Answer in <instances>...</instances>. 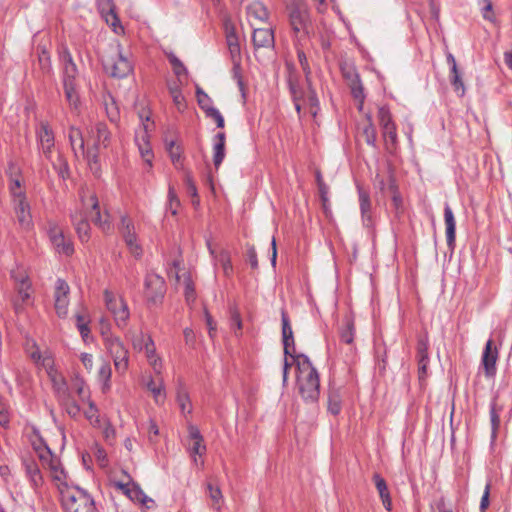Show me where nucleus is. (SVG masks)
I'll list each match as a JSON object with an SVG mask.
<instances>
[{
    "mask_svg": "<svg viewBox=\"0 0 512 512\" xmlns=\"http://www.w3.org/2000/svg\"><path fill=\"white\" fill-rule=\"evenodd\" d=\"M33 449L57 487L65 512H97L93 498L78 486L69 485V477L60 459L41 439L33 442Z\"/></svg>",
    "mask_w": 512,
    "mask_h": 512,
    "instance_id": "f257e3e1",
    "label": "nucleus"
},
{
    "mask_svg": "<svg viewBox=\"0 0 512 512\" xmlns=\"http://www.w3.org/2000/svg\"><path fill=\"white\" fill-rule=\"evenodd\" d=\"M292 364L297 368V387L305 401L316 402L320 394L319 376L309 358L303 354H297L290 363L287 358L283 367V382H286L288 370Z\"/></svg>",
    "mask_w": 512,
    "mask_h": 512,
    "instance_id": "f03ea898",
    "label": "nucleus"
},
{
    "mask_svg": "<svg viewBox=\"0 0 512 512\" xmlns=\"http://www.w3.org/2000/svg\"><path fill=\"white\" fill-rule=\"evenodd\" d=\"M109 323L101 321V335L105 350L113 360L117 373L124 374L129 368V351L120 337L110 333Z\"/></svg>",
    "mask_w": 512,
    "mask_h": 512,
    "instance_id": "7ed1b4c3",
    "label": "nucleus"
},
{
    "mask_svg": "<svg viewBox=\"0 0 512 512\" xmlns=\"http://www.w3.org/2000/svg\"><path fill=\"white\" fill-rule=\"evenodd\" d=\"M102 64L105 72L115 78H124L133 70L131 61L120 44L112 47L110 51L103 56Z\"/></svg>",
    "mask_w": 512,
    "mask_h": 512,
    "instance_id": "20e7f679",
    "label": "nucleus"
},
{
    "mask_svg": "<svg viewBox=\"0 0 512 512\" xmlns=\"http://www.w3.org/2000/svg\"><path fill=\"white\" fill-rule=\"evenodd\" d=\"M10 193L17 220L21 227L28 229L31 226L32 217L20 177L11 178Z\"/></svg>",
    "mask_w": 512,
    "mask_h": 512,
    "instance_id": "39448f33",
    "label": "nucleus"
},
{
    "mask_svg": "<svg viewBox=\"0 0 512 512\" xmlns=\"http://www.w3.org/2000/svg\"><path fill=\"white\" fill-rule=\"evenodd\" d=\"M103 297L106 309L112 315L115 325L124 329L130 318V310L126 300L121 295L108 289L104 290Z\"/></svg>",
    "mask_w": 512,
    "mask_h": 512,
    "instance_id": "423d86ee",
    "label": "nucleus"
},
{
    "mask_svg": "<svg viewBox=\"0 0 512 512\" xmlns=\"http://www.w3.org/2000/svg\"><path fill=\"white\" fill-rule=\"evenodd\" d=\"M92 138L94 139L93 148L87 151V160L90 169L94 174L99 172V156L98 151L101 148H107L111 141V133L108 131L104 123H97L91 130Z\"/></svg>",
    "mask_w": 512,
    "mask_h": 512,
    "instance_id": "0eeeda50",
    "label": "nucleus"
},
{
    "mask_svg": "<svg viewBox=\"0 0 512 512\" xmlns=\"http://www.w3.org/2000/svg\"><path fill=\"white\" fill-rule=\"evenodd\" d=\"M76 75L77 67L71 56L67 55L64 59L63 87L66 100L68 101L69 105L74 108H77L78 106V95L76 93L75 86Z\"/></svg>",
    "mask_w": 512,
    "mask_h": 512,
    "instance_id": "6e6552de",
    "label": "nucleus"
},
{
    "mask_svg": "<svg viewBox=\"0 0 512 512\" xmlns=\"http://www.w3.org/2000/svg\"><path fill=\"white\" fill-rule=\"evenodd\" d=\"M289 20L291 27L296 34L309 33V12L307 5L303 1L294 2L289 7Z\"/></svg>",
    "mask_w": 512,
    "mask_h": 512,
    "instance_id": "1a4fd4ad",
    "label": "nucleus"
},
{
    "mask_svg": "<svg viewBox=\"0 0 512 512\" xmlns=\"http://www.w3.org/2000/svg\"><path fill=\"white\" fill-rule=\"evenodd\" d=\"M145 297L149 303L157 304L162 301L166 292L164 279L155 273H148L145 277Z\"/></svg>",
    "mask_w": 512,
    "mask_h": 512,
    "instance_id": "9d476101",
    "label": "nucleus"
},
{
    "mask_svg": "<svg viewBox=\"0 0 512 512\" xmlns=\"http://www.w3.org/2000/svg\"><path fill=\"white\" fill-rule=\"evenodd\" d=\"M43 368L46 370L57 396L65 399L68 391L67 383L64 376L55 369L54 359L51 354H47L43 358Z\"/></svg>",
    "mask_w": 512,
    "mask_h": 512,
    "instance_id": "9b49d317",
    "label": "nucleus"
},
{
    "mask_svg": "<svg viewBox=\"0 0 512 512\" xmlns=\"http://www.w3.org/2000/svg\"><path fill=\"white\" fill-rule=\"evenodd\" d=\"M49 238L54 249L61 254L70 256L74 252L73 244L69 238H66L62 229L57 224H50Z\"/></svg>",
    "mask_w": 512,
    "mask_h": 512,
    "instance_id": "f8f14e48",
    "label": "nucleus"
},
{
    "mask_svg": "<svg viewBox=\"0 0 512 512\" xmlns=\"http://www.w3.org/2000/svg\"><path fill=\"white\" fill-rule=\"evenodd\" d=\"M82 203L85 208H90L91 220L98 225L104 232L110 230L109 215H101L99 202L95 194H90L87 199L82 197Z\"/></svg>",
    "mask_w": 512,
    "mask_h": 512,
    "instance_id": "ddd939ff",
    "label": "nucleus"
},
{
    "mask_svg": "<svg viewBox=\"0 0 512 512\" xmlns=\"http://www.w3.org/2000/svg\"><path fill=\"white\" fill-rule=\"evenodd\" d=\"M121 233L125 240L127 247L132 255L140 257L142 255V248L137 243L135 227L131 219L127 216L121 218Z\"/></svg>",
    "mask_w": 512,
    "mask_h": 512,
    "instance_id": "4468645a",
    "label": "nucleus"
},
{
    "mask_svg": "<svg viewBox=\"0 0 512 512\" xmlns=\"http://www.w3.org/2000/svg\"><path fill=\"white\" fill-rule=\"evenodd\" d=\"M498 360V349L494 346L493 340L489 339L486 342L481 364L484 368L485 376L488 378L494 377L496 374V363Z\"/></svg>",
    "mask_w": 512,
    "mask_h": 512,
    "instance_id": "2eb2a0df",
    "label": "nucleus"
},
{
    "mask_svg": "<svg viewBox=\"0 0 512 512\" xmlns=\"http://www.w3.org/2000/svg\"><path fill=\"white\" fill-rule=\"evenodd\" d=\"M37 138L44 156L51 160L54 148V134L48 123L41 122L37 129Z\"/></svg>",
    "mask_w": 512,
    "mask_h": 512,
    "instance_id": "dca6fc26",
    "label": "nucleus"
},
{
    "mask_svg": "<svg viewBox=\"0 0 512 512\" xmlns=\"http://www.w3.org/2000/svg\"><path fill=\"white\" fill-rule=\"evenodd\" d=\"M69 286L68 284L62 280L58 279L55 287V310L59 317H65L68 312L69 305Z\"/></svg>",
    "mask_w": 512,
    "mask_h": 512,
    "instance_id": "f3484780",
    "label": "nucleus"
},
{
    "mask_svg": "<svg viewBox=\"0 0 512 512\" xmlns=\"http://www.w3.org/2000/svg\"><path fill=\"white\" fill-rule=\"evenodd\" d=\"M281 320H282V338L284 345V353L285 356H290L291 359L295 357L297 354L295 353V344L292 327L290 325L289 318L284 310L281 312Z\"/></svg>",
    "mask_w": 512,
    "mask_h": 512,
    "instance_id": "a211bd4d",
    "label": "nucleus"
},
{
    "mask_svg": "<svg viewBox=\"0 0 512 512\" xmlns=\"http://www.w3.org/2000/svg\"><path fill=\"white\" fill-rule=\"evenodd\" d=\"M252 42L254 48H273L274 47V33L271 28L253 27Z\"/></svg>",
    "mask_w": 512,
    "mask_h": 512,
    "instance_id": "6ab92c4d",
    "label": "nucleus"
},
{
    "mask_svg": "<svg viewBox=\"0 0 512 512\" xmlns=\"http://www.w3.org/2000/svg\"><path fill=\"white\" fill-rule=\"evenodd\" d=\"M247 17L252 27H256L258 23L266 22L269 13L265 5L260 1H253L247 6Z\"/></svg>",
    "mask_w": 512,
    "mask_h": 512,
    "instance_id": "aec40b11",
    "label": "nucleus"
},
{
    "mask_svg": "<svg viewBox=\"0 0 512 512\" xmlns=\"http://www.w3.org/2000/svg\"><path fill=\"white\" fill-rule=\"evenodd\" d=\"M207 247L210 252V255L214 257L215 260L221 265L224 275L226 277H230L233 273L230 252L228 250L221 249L217 253L209 240H207Z\"/></svg>",
    "mask_w": 512,
    "mask_h": 512,
    "instance_id": "412c9836",
    "label": "nucleus"
},
{
    "mask_svg": "<svg viewBox=\"0 0 512 512\" xmlns=\"http://www.w3.org/2000/svg\"><path fill=\"white\" fill-rule=\"evenodd\" d=\"M417 359L419 378L423 379L427 375L428 358V338L420 337L417 344Z\"/></svg>",
    "mask_w": 512,
    "mask_h": 512,
    "instance_id": "4be33fe9",
    "label": "nucleus"
},
{
    "mask_svg": "<svg viewBox=\"0 0 512 512\" xmlns=\"http://www.w3.org/2000/svg\"><path fill=\"white\" fill-rule=\"evenodd\" d=\"M504 405L499 401V395L496 394L490 403V423L491 438L494 441L500 427V413L503 411Z\"/></svg>",
    "mask_w": 512,
    "mask_h": 512,
    "instance_id": "5701e85b",
    "label": "nucleus"
},
{
    "mask_svg": "<svg viewBox=\"0 0 512 512\" xmlns=\"http://www.w3.org/2000/svg\"><path fill=\"white\" fill-rule=\"evenodd\" d=\"M12 276L17 285L18 297L24 303L30 298L29 289L31 283L24 271L13 272Z\"/></svg>",
    "mask_w": 512,
    "mask_h": 512,
    "instance_id": "b1692460",
    "label": "nucleus"
},
{
    "mask_svg": "<svg viewBox=\"0 0 512 512\" xmlns=\"http://www.w3.org/2000/svg\"><path fill=\"white\" fill-rule=\"evenodd\" d=\"M25 467V472L27 477L30 480L31 485L36 489L43 484V476L42 473L34 460L27 459L23 462Z\"/></svg>",
    "mask_w": 512,
    "mask_h": 512,
    "instance_id": "393cba45",
    "label": "nucleus"
},
{
    "mask_svg": "<svg viewBox=\"0 0 512 512\" xmlns=\"http://www.w3.org/2000/svg\"><path fill=\"white\" fill-rule=\"evenodd\" d=\"M444 220L446 226V238L449 247H453L455 243L456 222L453 212L448 204L444 208Z\"/></svg>",
    "mask_w": 512,
    "mask_h": 512,
    "instance_id": "a878e982",
    "label": "nucleus"
},
{
    "mask_svg": "<svg viewBox=\"0 0 512 512\" xmlns=\"http://www.w3.org/2000/svg\"><path fill=\"white\" fill-rule=\"evenodd\" d=\"M117 486L133 501H138L144 505H147L148 502H152V500L148 499L144 492L134 484L117 483Z\"/></svg>",
    "mask_w": 512,
    "mask_h": 512,
    "instance_id": "bb28decb",
    "label": "nucleus"
},
{
    "mask_svg": "<svg viewBox=\"0 0 512 512\" xmlns=\"http://www.w3.org/2000/svg\"><path fill=\"white\" fill-rule=\"evenodd\" d=\"M139 152L141 154L142 159L147 163L149 167L152 166L153 153L151 150L150 143L148 141L147 135V127L145 126L144 131H142L141 136H137L136 138Z\"/></svg>",
    "mask_w": 512,
    "mask_h": 512,
    "instance_id": "cd10ccee",
    "label": "nucleus"
},
{
    "mask_svg": "<svg viewBox=\"0 0 512 512\" xmlns=\"http://www.w3.org/2000/svg\"><path fill=\"white\" fill-rule=\"evenodd\" d=\"M373 481L382 500L383 506L386 508V510L390 511L392 509V500L386 481L377 473L374 474Z\"/></svg>",
    "mask_w": 512,
    "mask_h": 512,
    "instance_id": "c85d7f7f",
    "label": "nucleus"
},
{
    "mask_svg": "<svg viewBox=\"0 0 512 512\" xmlns=\"http://www.w3.org/2000/svg\"><path fill=\"white\" fill-rule=\"evenodd\" d=\"M359 204L362 215L363 224L366 227L372 226L371 217V201L369 195L363 189H359Z\"/></svg>",
    "mask_w": 512,
    "mask_h": 512,
    "instance_id": "c756f323",
    "label": "nucleus"
},
{
    "mask_svg": "<svg viewBox=\"0 0 512 512\" xmlns=\"http://www.w3.org/2000/svg\"><path fill=\"white\" fill-rule=\"evenodd\" d=\"M181 79L168 83V91L172 97L173 103L177 107L178 111L182 112L186 108L185 98L181 91Z\"/></svg>",
    "mask_w": 512,
    "mask_h": 512,
    "instance_id": "7c9ffc66",
    "label": "nucleus"
},
{
    "mask_svg": "<svg viewBox=\"0 0 512 512\" xmlns=\"http://www.w3.org/2000/svg\"><path fill=\"white\" fill-rule=\"evenodd\" d=\"M71 220L73 225L75 226L76 232L78 234L79 239L82 242L88 241L90 238L89 234V224L86 219L83 218L82 213H75L71 215Z\"/></svg>",
    "mask_w": 512,
    "mask_h": 512,
    "instance_id": "2f4dec72",
    "label": "nucleus"
},
{
    "mask_svg": "<svg viewBox=\"0 0 512 512\" xmlns=\"http://www.w3.org/2000/svg\"><path fill=\"white\" fill-rule=\"evenodd\" d=\"M225 133L220 132L215 136V143L213 147V163L216 169L221 165L225 157Z\"/></svg>",
    "mask_w": 512,
    "mask_h": 512,
    "instance_id": "473e14b6",
    "label": "nucleus"
},
{
    "mask_svg": "<svg viewBox=\"0 0 512 512\" xmlns=\"http://www.w3.org/2000/svg\"><path fill=\"white\" fill-rule=\"evenodd\" d=\"M69 140L72 150L77 155L78 152L84 154V139L81 131L76 127H71L69 130Z\"/></svg>",
    "mask_w": 512,
    "mask_h": 512,
    "instance_id": "72a5a7b5",
    "label": "nucleus"
},
{
    "mask_svg": "<svg viewBox=\"0 0 512 512\" xmlns=\"http://www.w3.org/2000/svg\"><path fill=\"white\" fill-rule=\"evenodd\" d=\"M85 403L88 404V408L84 410L85 418L90 422L93 427L100 428L102 426V421L100 419V414L95 403L89 399Z\"/></svg>",
    "mask_w": 512,
    "mask_h": 512,
    "instance_id": "f704fd0d",
    "label": "nucleus"
},
{
    "mask_svg": "<svg viewBox=\"0 0 512 512\" xmlns=\"http://www.w3.org/2000/svg\"><path fill=\"white\" fill-rule=\"evenodd\" d=\"M226 41H227L229 52L231 54V58L234 62V69L236 70L239 68V62L241 59L240 44L238 41V37L237 36H228V38H226Z\"/></svg>",
    "mask_w": 512,
    "mask_h": 512,
    "instance_id": "c9c22d12",
    "label": "nucleus"
},
{
    "mask_svg": "<svg viewBox=\"0 0 512 512\" xmlns=\"http://www.w3.org/2000/svg\"><path fill=\"white\" fill-rule=\"evenodd\" d=\"M342 394L339 389H331L328 396V410L333 415L341 411Z\"/></svg>",
    "mask_w": 512,
    "mask_h": 512,
    "instance_id": "e433bc0d",
    "label": "nucleus"
},
{
    "mask_svg": "<svg viewBox=\"0 0 512 512\" xmlns=\"http://www.w3.org/2000/svg\"><path fill=\"white\" fill-rule=\"evenodd\" d=\"M73 389L82 403L91 399L89 388L87 387L83 378L75 377L73 380Z\"/></svg>",
    "mask_w": 512,
    "mask_h": 512,
    "instance_id": "4c0bfd02",
    "label": "nucleus"
},
{
    "mask_svg": "<svg viewBox=\"0 0 512 512\" xmlns=\"http://www.w3.org/2000/svg\"><path fill=\"white\" fill-rule=\"evenodd\" d=\"M347 84L351 90V94L353 95L354 99L359 101V109H361L363 106L365 94L363 85L360 81V77L358 76L355 80H352Z\"/></svg>",
    "mask_w": 512,
    "mask_h": 512,
    "instance_id": "58836bf2",
    "label": "nucleus"
},
{
    "mask_svg": "<svg viewBox=\"0 0 512 512\" xmlns=\"http://www.w3.org/2000/svg\"><path fill=\"white\" fill-rule=\"evenodd\" d=\"M26 352L27 354L29 355V357L37 364V365H41L43 367V358L47 355V354H51L50 352L48 351H45L44 353H41L39 348L36 346V344L34 342L32 343H27L26 345Z\"/></svg>",
    "mask_w": 512,
    "mask_h": 512,
    "instance_id": "ea45409f",
    "label": "nucleus"
},
{
    "mask_svg": "<svg viewBox=\"0 0 512 512\" xmlns=\"http://www.w3.org/2000/svg\"><path fill=\"white\" fill-rule=\"evenodd\" d=\"M166 147L168 153L170 155L171 161L175 165L176 168H181V148L174 141H170L166 143Z\"/></svg>",
    "mask_w": 512,
    "mask_h": 512,
    "instance_id": "a19ab883",
    "label": "nucleus"
},
{
    "mask_svg": "<svg viewBox=\"0 0 512 512\" xmlns=\"http://www.w3.org/2000/svg\"><path fill=\"white\" fill-rule=\"evenodd\" d=\"M340 339L346 344H352L354 340V324L351 319H346L344 327L340 331Z\"/></svg>",
    "mask_w": 512,
    "mask_h": 512,
    "instance_id": "79ce46f5",
    "label": "nucleus"
},
{
    "mask_svg": "<svg viewBox=\"0 0 512 512\" xmlns=\"http://www.w3.org/2000/svg\"><path fill=\"white\" fill-rule=\"evenodd\" d=\"M449 79L455 92H457L460 96H463L465 93V86L460 71L458 69H456V71L452 70Z\"/></svg>",
    "mask_w": 512,
    "mask_h": 512,
    "instance_id": "37998d69",
    "label": "nucleus"
},
{
    "mask_svg": "<svg viewBox=\"0 0 512 512\" xmlns=\"http://www.w3.org/2000/svg\"><path fill=\"white\" fill-rule=\"evenodd\" d=\"M147 389L152 393L157 403L164 400V384L162 380H160L158 383H156L153 380H150L147 383Z\"/></svg>",
    "mask_w": 512,
    "mask_h": 512,
    "instance_id": "c03bdc74",
    "label": "nucleus"
},
{
    "mask_svg": "<svg viewBox=\"0 0 512 512\" xmlns=\"http://www.w3.org/2000/svg\"><path fill=\"white\" fill-rule=\"evenodd\" d=\"M382 134L388 149H394L397 144V132L395 124L382 129Z\"/></svg>",
    "mask_w": 512,
    "mask_h": 512,
    "instance_id": "a18cd8bd",
    "label": "nucleus"
},
{
    "mask_svg": "<svg viewBox=\"0 0 512 512\" xmlns=\"http://www.w3.org/2000/svg\"><path fill=\"white\" fill-rule=\"evenodd\" d=\"M177 403H178L182 413H188V414L191 413L192 406H191L190 398H189L188 393L185 390L180 389L178 391Z\"/></svg>",
    "mask_w": 512,
    "mask_h": 512,
    "instance_id": "49530a36",
    "label": "nucleus"
},
{
    "mask_svg": "<svg viewBox=\"0 0 512 512\" xmlns=\"http://www.w3.org/2000/svg\"><path fill=\"white\" fill-rule=\"evenodd\" d=\"M207 490H208L209 498L212 501V506L215 509L219 510L221 507L222 498H223L221 490L219 489V487H214L210 483L207 485Z\"/></svg>",
    "mask_w": 512,
    "mask_h": 512,
    "instance_id": "de8ad7c7",
    "label": "nucleus"
},
{
    "mask_svg": "<svg viewBox=\"0 0 512 512\" xmlns=\"http://www.w3.org/2000/svg\"><path fill=\"white\" fill-rule=\"evenodd\" d=\"M51 163L54 167V169L57 171L58 175L65 179L68 176V165L66 161L62 158L61 155H57L56 160L53 159V156H51Z\"/></svg>",
    "mask_w": 512,
    "mask_h": 512,
    "instance_id": "09e8293b",
    "label": "nucleus"
},
{
    "mask_svg": "<svg viewBox=\"0 0 512 512\" xmlns=\"http://www.w3.org/2000/svg\"><path fill=\"white\" fill-rule=\"evenodd\" d=\"M378 122L381 129L394 125L392 116L388 108L380 107L378 110Z\"/></svg>",
    "mask_w": 512,
    "mask_h": 512,
    "instance_id": "8fccbe9b",
    "label": "nucleus"
},
{
    "mask_svg": "<svg viewBox=\"0 0 512 512\" xmlns=\"http://www.w3.org/2000/svg\"><path fill=\"white\" fill-rule=\"evenodd\" d=\"M111 367L108 362H105L98 371V376L101 381H103V389H108L110 387L109 381L111 378Z\"/></svg>",
    "mask_w": 512,
    "mask_h": 512,
    "instance_id": "3c124183",
    "label": "nucleus"
},
{
    "mask_svg": "<svg viewBox=\"0 0 512 512\" xmlns=\"http://www.w3.org/2000/svg\"><path fill=\"white\" fill-rule=\"evenodd\" d=\"M105 21L112 27L115 33L119 34L123 32V27L120 25L119 19L113 10H110L105 15Z\"/></svg>",
    "mask_w": 512,
    "mask_h": 512,
    "instance_id": "603ef678",
    "label": "nucleus"
},
{
    "mask_svg": "<svg viewBox=\"0 0 512 512\" xmlns=\"http://www.w3.org/2000/svg\"><path fill=\"white\" fill-rule=\"evenodd\" d=\"M246 259L248 263L250 264L252 269L258 268V259H257V253L256 249L253 245L246 244Z\"/></svg>",
    "mask_w": 512,
    "mask_h": 512,
    "instance_id": "864d4df0",
    "label": "nucleus"
},
{
    "mask_svg": "<svg viewBox=\"0 0 512 512\" xmlns=\"http://www.w3.org/2000/svg\"><path fill=\"white\" fill-rule=\"evenodd\" d=\"M169 61L172 65L173 71L177 75L178 79H180V77L182 75H185L187 73L185 66L176 56H173V55L170 56Z\"/></svg>",
    "mask_w": 512,
    "mask_h": 512,
    "instance_id": "5fc2aeb1",
    "label": "nucleus"
},
{
    "mask_svg": "<svg viewBox=\"0 0 512 512\" xmlns=\"http://www.w3.org/2000/svg\"><path fill=\"white\" fill-rule=\"evenodd\" d=\"M206 115L215 120L218 128L224 127V118L218 109L209 107L206 109Z\"/></svg>",
    "mask_w": 512,
    "mask_h": 512,
    "instance_id": "6e6d98bb",
    "label": "nucleus"
},
{
    "mask_svg": "<svg viewBox=\"0 0 512 512\" xmlns=\"http://www.w3.org/2000/svg\"><path fill=\"white\" fill-rule=\"evenodd\" d=\"M110 100V104L107 101H105L106 113L110 121L116 122L119 116L118 108L116 107L114 99L112 97H110Z\"/></svg>",
    "mask_w": 512,
    "mask_h": 512,
    "instance_id": "4d7b16f0",
    "label": "nucleus"
},
{
    "mask_svg": "<svg viewBox=\"0 0 512 512\" xmlns=\"http://www.w3.org/2000/svg\"><path fill=\"white\" fill-rule=\"evenodd\" d=\"M319 194L322 201V207L327 214L329 210L328 186L324 182H320Z\"/></svg>",
    "mask_w": 512,
    "mask_h": 512,
    "instance_id": "13d9d810",
    "label": "nucleus"
},
{
    "mask_svg": "<svg viewBox=\"0 0 512 512\" xmlns=\"http://www.w3.org/2000/svg\"><path fill=\"white\" fill-rule=\"evenodd\" d=\"M206 451L205 445H203V441H194L191 447V454L193 457V461L195 464H198L197 455L202 456Z\"/></svg>",
    "mask_w": 512,
    "mask_h": 512,
    "instance_id": "bf43d9fd",
    "label": "nucleus"
},
{
    "mask_svg": "<svg viewBox=\"0 0 512 512\" xmlns=\"http://www.w3.org/2000/svg\"><path fill=\"white\" fill-rule=\"evenodd\" d=\"M341 70H342V75H343L344 79L347 81V83H349L352 80H355L359 76V74L356 72V70L353 66L344 65V66H342Z\"/></svg>",
    "mask_w": 512,
    "mask_h": 512,
    "instance_id": "052dcab7",
    "label": "nucleus"
},
{
    "mask_svg": "<svg viewBox=\"0 0 512 512\" xmlns=\"http://www.w3.org/2000/svg\"><path fill=\"white\" fill-rule=\"evenodd\" d=\"M10 417L7 409V405L0 399V425L2 427H8Z\"/></svg>",
    "mask_w": 512,
    "mask_h": 512,
    "instance_id": "680f3d73",
    "label": "nucleus"
},
{
    "mask_svg": "<svg viewBox=\"0 0 512 512\" xmlns=\"http://www.w3.org/2000/svg\"><path fill=\"white\" fill-rule=\"evenodd\" d=\"M483 3L482 15L484 19L489 20L491 22L494 21L495 17L492 11V2L491 0H481Z\"/></svg>",
    "mask_w": 512,
    "mask_h": 512,
    "instance_id": "e2e57ef3",
    "label": "nucleus"
},
{
    "mask_svg": "<svg viewBox=\"0 0 512 512\" xmlns=\"http://www.w3.org/2000/svg\"><path fill=\"white\" fill-rule=\"evenodd\" d=\"M66 412L72 418H77L80 415L81 408L75 401H68L66 403Z\"/></svg>",
    "mask_w": 512,
    "mask_h": 512,
    "instance_id": "0e129e2a",
    "label": "nucleus"
},
{
    "mask_svg": "<svg viewBox=\"0 0 512 512\" xmlns=\"http://www.w3.org/2000/svg\"><path fill=\"white\" fill-rule=\"evenodd\" d=\"M364 135H365V140L368 144L370 145H374L375 143V140H376V131H375V128L374 126L369 123L365 128H364Z\"/></svg>",
    "mask_w": 512,
    "mask_h": 512,
    "instance_id": "69168bd1",
    "label": "nucleus"
},
{
    "mask_svg": "<svg viewBox=\"0 0 512 512\" xmlns=\"http://www.w3.org/2000/svg\"><path fill=\"white\" fill-rule=\"evenodd\" d=\"M144 350L147 359H152L154 356H156L155 344L150 336H147L146 342L144 344Z\"/></svg>",
    "mask_w": 512,
    "mask_h": 512,
    "instance_id": "338daca9",
    "label": "nucleus"
},
{
    "mask_svg": "<svg viewBox=\"0 0 512 512\" xmlns=\"http://www.w3.org/2000/svg\"><path fill=\"white\" fill-rule=\"evenodd\" d=\"M39 63L41 65V69L45 73H49L51 70V62L49 55L43 51L42 54L39 56Z\"/></svg>",
    "mask_w": 512,
    "mask_h": 512,
    "instance_id": "774afa93",
    "label": "nucleus"
}]
</instances>
